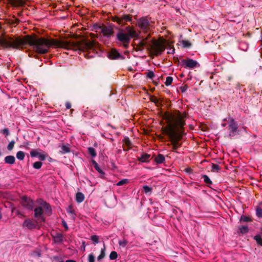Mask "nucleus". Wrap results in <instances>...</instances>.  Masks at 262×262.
Segmentation results:
<instances>
[{"label": "nucleus", "mask_w": 262, "mask_h": 262, "mask_svg": "<svg viewBox=\"0 0 262 262\" xmlns=\"http://www.w3.org/2000/svg\"><path fill=\"white\" fill-rule=\"evenodd\" d=\"M29 45L39 54H45L48 52L50 47L54 46L71 49L74 44L68 41H58L55 40H48L45 38H32L27 36L25 38L17 37H0V45L6 48L18 49Z\"/></svg>", "instance_id": "nucleus-1"}, {"label": "nucleus", "mask_w": 262, "mask_h": 262, "mask_svg": "<svg viewBox=\"0 0 262 262\" xmlns=\"http://www.w3.org/2000/svg\"><path fill=\"white\" fill-rule=\"evenodd\" d=\"M186 117V113H182L179 111L164 115V118L167 124L162 128V132L169 137L173 149H176L181 146L178 140L183 134L182 128L185 124L184 119Z\"/></svg>", "instance_id": "nucleus-2"}, {"label": "nucleus", "mask_w": 262, "mask_h": 262, "mask_svg": "<svg viewBox=\"0 0 262 262\" xmlns=\"http://www.w3.org/2000/svg\"><path fill=\"white\" fill-rule=\"evenodd\" d=\"M138 34L133 27L128 26L120 29L117 33V39L125 48H127L132 38L138 37Z\"/></svg>", "instance_id": "nucleus-3"}, {"label": "nucleus", "mask_w": 262, "mask_h": 262, "mask_svg": "<svg viewBox=\"0 0 262 262\" xmlns=\"http://www.w3.org/2000/svg\"><path fill=\"white\" fill-rule=\"evenodd\" d=\"M223 121H227L229 124V136L231 138L236 135L238 133V124L234 119L231 117L225 118Z\"/></svg>", "instance_id": "nucleus-4"}, {"label": "nucleus", "mask_w": 262, "mask_h": 262, "mask_svg": "<svg viewBox=\"0 0 262 262\" xmlns=\"http://www.w3.org/2000/svg\"><path fill=\"white\" fill-rule=\"evenodd\" d=\"M151 47L156 55L160 54L165 50L164 45L157 40L151 39L150 40Z\"/></svg>", "instance_id": "nucleus-5"}, {"label": "nucleus", "mask_w": 262, "mask_h": 262, "mask_svg": "<svg viewBox=\"0 0 262 262\" xmlns=\"http://www.w3.org/2000/svg\"><path fill=\"white\" fill-rule=\"evenodd\" d=\"M180 64L186 68L193 69L200 66L199 63L196 61L190 58L187 59H182L180 61Z\"/></svg>", "instance_id": "nucleus-6"}, {"label": "nucleus", "mask_w": 262, "mask_h": 262, "mask_svg": "<svg viewBox=\"0 0 262 262\" xmlns=\"http://www.w3.org/2000/svg\"><path fill=\"white\" fill-rule=\"evenodd\" d=\"M30 156L31 157H37L40 161H44L47 158V154L40 149H32L30 151Z\"/></svg>", "instance_id": "nucleus-7"}, {"label": "nucleus", "mask_w": 262, "mask_h": 262, "mask_svg": "<svg viewBox=\"0 0 262 262\" xmlns=\"http://www.w3.org/2000/svg\"><path fill=\"white\" fill-rule=\"evenodd\" d=\"M132 17L127 14H123L120 16H115L113 21L117 22L120 25H124L126 22L131 21Z\"/></svg>", "instance_id": "nucleus-8"}, {"label": "nucleus", "mask_w": 262, "mask_h": 262, "mask_svg": "<svg viewBox=\"0 0 262 262\" xmlns=\"http://www.w3.org/2000/svg\"><path fill=\"white\" fill-rule=\"evenodd\" d=\"M139 27L142 30L147 31L149 29L150 24L146 17H143L138 20Z\"/></svg>", "instance_id": "nucleus-9"}, {"label": "nucleus", "mask_w": 262, "mask_h": 262, "mask_svg": "<svg viewBox=\"0 0 262 262\" xmlns=\"http://www.w3.org/2000/svg\"><path fill=\"white\" fill-rule=\"evenodd\" d=\"M108 57L111 59H123L124 57L114 49H112L108 53Z\"/></svg>", "instance_id": "nucleus-10"}, {"label": "nucleus", "mask_w": 262, "mask_h": 262, "mask_svg": "<svg viewBox=\"0 0 262 262\" xmlns=\"http://www.w3.org/2000/svg\"><path fill=\"white\" fill-rule=\"evenodd\" d=\"M22 204L28 210H32L33 208L34 203L33 201L25 196L22 198Z\"/></svg>", "instance_id": "nucleus-11"}, {"label": "nucleus", "mask_w": 262, "mask_h": 262, "mask_svg": "<svg viewBox=\"0 0 262 262\" xmlns=\"http://www.w3.org/2000/svg\"><path fill=\"white\" fill-rule=\"evenodd\" d=\"M23 226L28 229H33L37 228V223L35 221L27 219L24 222Z\"/></svg>", "instance_id": "nucleus-12"}, {"label": "nucleus", "mask_w": 262, "mask_h": 262, "mask_svg": "<svg viewBox=\"0 0 262 262\" xmlns=\"http://www.w3.org/2000/svg\"><path fill=\"white\" fill-rule=\"evenodd\" d=\"M42 207H37L34 209V217L40 222L45 221Z\"/></svg>", "instance_id": "nucleus-13"}, {"label": "nucleus", "mask_w": 262, "mask_h": 262, "mask_svg": "<svg viewBox=\"0 0 262 262\" xmlns=\"http://www.w3.org/2000/svg\"><path fill=\"white\" fill-rule=\"evenodd\" d=\"M100 29L103 35L107 38L110 37L113 33V29L111 27H103Z\"/></svg>", "instance_id": "nucleus-14"}, {"label": "nucleus", "mask_w": 262, "mask_h": 262, "mask_svg": "<svg viewBox=\"0 0 262 262\" xmlns=\"http://www.w3.org/2000/svg\"><path fill=\"white\" fill-rule=\"evenodd\" d=\"M146 46H151L150 41H147V38L139 40L138 46L139 48H144Z\"/></svg>", "instance_id": "nucleus-15"}, {"label": "nucleus", "mask_w": 262, "mask_h": 262, "mask_svg": "<svg viewBox=\"0 0 262 262\" xmlns=\"http://www.w3.org/2000/svg\"><path fill=\"white\" fill-rule=\"evenodd\" d=\"M64 239V236L61 233H57L55 236H54V239L56 243L61 244L63 242Z\"/></svg>", "instance_id": "nucleus-16"}, {"label": "nucleus", "mask_w": 262, "mask_h": 262, "mask_svg": "<svg viewBox=\"0 0 262 262\" xmlns=\"http://www.w3.org/2000/svg\"><path fill=\"white\" fill-rule=\"evenodd\" d=\"M4 161L7 164H13L15 162V158L13 156H7L5 158Z\"/></svg>", "instance_id": "nucleus-17"}, {"label": "nucleus", "mask_w": 262, "mask_h": 262, "mask_svg": "<svg viewBox=\"0 0 262 262\" xmlns=\"http://www.w3.org/2000/svg\"><path fill=\"white\" fill-rule=\"evenodd\" d=\"M84 194L80 192H78L76 194V200L78 203H80L84 201Z\"/></svg>", "instance_id": "nucleus-18"}, {"label": "nucleus", "mask_w": 262, "mask_h": 262, "mask_svg": "<svg viewBox=\"0 0 262 262\" xmlns=\"http://www.w3.org/2000/svg\"><path fill=\"white\" fill-rule=\"evenodd\" d=\"M165 157L162 154H158L155 158V161L158 164L163 163L165 161Z\"/></svg>", "instance_id": "nucleus-19"}, {"label": "nucleus", "mask_w": 262, "mask_h": 262, "mask_svg": "<svg viewBox=\"0 0 262 262\" xmlns=\"http://www.w3.org/2000/svg\"><path fill=\"white\" fill-rule=\"evenodd\" d=\"M150 155L147 154H143L139 158V160L142 162H147L149 161Z\"/></svg>", "instance_id": "nucleus-20"}, {"label": "nucleus", "mask_w": 262, "mask_h": 262, "mask_svg": "<svg viewBox=\"0 0 262 262\" xmlns=\"http://www.w3.org/2000/svg\"><path fill=\"white\" fill-rule=\"evenodd\" d=\"M202 179H203L204 182L208 185H211L212 182L210 178L206 174H203L202 176Z\"/></svg>", "instance_id": "nucleus-21"}, {"label": "nucleus", "mask_w": 262, "mask_h": 262, "mask_svg": "<svg viewBox=\"0 0 262 262\" xmlns=\"http://www.w3.org/2000/svg\"><path fill=\"white\" fill-rule=\"evenodd\" d=\"M103 248H102L101 249V253L100 254V255L97 257V260L98 261H101V259H102L104 256H105V245L104 244H103Z\"/></svg>", "instance_id": "nucleus-22"}, {"label": "nucleus", "mask_w": 262, "mask_h": 262, "mask_svg": "<svg viewBox=\"0 0 262 262\" xmlns=\"http://www.w3.org/2000/svg\"><path fill=\"white\" fill-rule=\"evenodd\" d=\"M254 240L256 241L257 244L262 247V237L259 234H257L254 236Z\"/></svg>", "instance_id": "nucleus-23"}, {"label": "nucleus", "mask_w": 262, "mask_h": 262, "mask_svg": "<svg viewBox=\"0 0 262 262\" xmlns=\"http://www.w3.org/2000/svg\"><path fill=\"white\" fill-rule=\"evenodd\" d=\"M88 152L90 155L92 156V158H95L97 156V154L96 152L95 149L93 147H89L88 148Z\"/></svg>", "instance_id": "nucleus-24"}, {"label": "nucleus", "mask_w": 262, "mask_h": 262, "mask_svg": "<svg viewBox=\"0 0 262 262\" xmlns=\"http://www.w3.org/2000/svg\"><path fill=\"white\" fill-rule=\"evenodd\" d=\"M25 153L22 151H19L16 153V158L18 160H23L25 158Z\"/></svg>", "instance_id": "nucleus-25"}, {"label": "nucleus", "mask_w": 262, "mask_h": 262, "mask_svg": "<svg viewBox=\"0 0 262 262\" xmlns=\"http://www.w3.org/2000/svg\"><path fill=\"white\" fill-rule=\"evenodd\" d=\"M42 165V163L40 161L35 162L33 164V167L34 169H39Z\"/></svg>", "instance_id": "nucleus-26"}, {"label": "nucleus", "mask_w": 262, "mask_h": 262, "mask_svg": "<svg viewBox=\"0 0 262 262\" xmlns=\"http://www.w3.org/2000/svg\"><path fill=\"white\" fill-rule=\"evenodd\" d=\"M221 170V168L219 165L215 164H212L211 167V170L213 172H218Z\"/></svg>", "instance_id": "nucleus-27"}, {"label": "nucleus", "mask_w": 262, "mask_h": 262, "mask_svg": "<svg viewBox=\"0 0 262 262\" xmlns=\"http://www.w3.org/2000/svg\"><path fill=\"white\" fill-rule=\"evenodd\" d=\"M61 149H62L61 152L62 154L68 153L70 151L69 147L68 146L65 145H62L61 146Z\"/></svg>", "instance_id": "nucleus-28"}, {"label": "nucleus", "mask_w": 262, "mask_h": 262, "mask_svg": "<svg viewBox=\"0 0 262 262\" xmlns=\"http://www.w3.org/2000/svg\"><path fill=\"white\" fill-rule=\"evenodd\" d=\"M239 230L242 233L245 234L248 232L249 228H248V226H242V227H240L239 228Z\"/></svg>", "instance_id": "nucleus-29"}, {"label": "nucleus", "mask_w": 262, "mask_h": 262, "mask_svg": "<svg viewBox=\"0 0 262 262\" xmlns=\"http://www.w3.org/2000/svg\"><path fill=\"white\" fill-rule=\"evenodd\" d=\"M143 189L144 192L146 194L147 193H151V192L152 188H151V187H150L148 186H147V185L144 186L143 187Z\"/></svg>", "instance_id": "nucleus-30"}, {"label": "nucleus", "mask_w": 262, "mask_h": 262, "mask_svg": "<svg viewBox=\"0 0 262 262\" xmlns=\"http://www.w3.org/2000/svg\"><path fill=\"white\" fill-rule=\"evenodd\" d=\"M118 257L117 253L116 251H112L111 252L109 257L111 260L116 259Z\"/></svg>", "instance_id": "nucleus-31"}, {"label": "nucleus", "mask_w": 262, "mask_h": 262, "mask_svg": "<svg viewBox=\"0 0 262 262\" xmlns=\"http://www.w3.org/2000/svg\"><path fill=\"white\" fill-rule=\"evenodd\" d=\"M128 243V242L126 239H123V240H119L118 242L119 245L122 247H125Z\"/></svg>", "instance_id": "nucleus-32"}, {"label": "nucleus", "mask_w": 262, "mask_h": 262, "mask_svg": "<svg viewBox=\"0 0 262 262\" xmlns=\"http://www.w3.org/2000/svg\"><path fill=\"white\" fill-rule=\"evenodd\" d=\"M128 180L127 179H123L121 180H120V181H119L117 184V186H122V185H123L125 184H127L128 182Z\"/></svg>", "instance_id": "nucleus-33"}, {"label": "nucleus", "mask_w": 262, "mask_h": 262, "mask_svg": "<svg viewBox=\"0 0 262 262\" xmlns=\"http://www.w3.org/2000/svg\"><path fill=\"white\" fill-rule=\"evenodd\" d=\"M44 206L42 207L47 212H50L51 211V206L49 204L47 203H43Z\"/></svg>", "instance_id": "nucleus-34"}, {"label": "nucleus", "mask_w": 262, "mask_h": 262, "mask_svg": "<svg viewBox=\"0 0 262 262\" xmlns=\"http://www.w3.org/2000/svg\"><path fill=\"white\" fill-rule=\"evenodd\" d=\"M172 80H173V78L172 77H170V76L167 77L166 79V81L165 82V85L166 86L170 85L171 84Z\"/></svg>", "instance_id": "nucleus-35"}, {"label": "nucleus", "mask_w": 262, "mask_h": 262, "mask_svg": "<svg viewBox=\"0 0 262 262\" xmlns=\"http://www.w3.org/2000/svg\"><path fill=\"white\" fill-rule=\"evenodd\" d=\"M256 214L258 217H262V208L257 207L256 209Z\"/></svg>", "instance_id": "nucleus-36"}, {"label": "nucleus", "mask_w": 262, "mask_h": 262, "mask_svg": "<svg viewBox=\"0 0 262 262\" xmlns=\"http://www.w3.org/2000/svg\"><path fill=\"white\" fill-rule=\"evenodd\" d=\"M91 239L94 242L95 244L99 243V237L97 235H94L91 236Z\"/></svg>", "instance_id": "nucleus-37"}, {"label": "nucleus", "mask_w": 262, "mask_h": 262, "mask_svg": "<svg viewBox=\"0 0 262 262\" xmlns=\"http://www.w3.org/2000/svg\"><path fill=\"white\" fill-rule=\"evenodd\" d=\"M181 43L184 48H189L191 46V43L188 40H182Z\"/></svg>", "instance_id": "nucleus-38"}, {"label": "nucleus", "mask_w": 262, "mask_h": 262, "mask_svg": "<svg viewBox=\"0 0 262 262\" xmlns=\"http://www.w3.org/2000/svg\"><path fill=\"white\" fill-rule=\"evenodd\" d=\"M15 144L14 141H11L7 146V149L8 150H12L14 147V145Z\"/></svg>", "instance_id": "nucleus-39"}, {"label": "nucleus", "mask_w": 262, "mask_h": 262, "mask_svg": "<svg viewBox=\"0 0 262 262\" xmlns=\"http://www.w3.org/2000/svg\"><path fill=\"white\" fill-rule=\"evenodd\" d=\"M95 257L93 253L90 254L88 256L89 262H95Z\"/></svg>", "instance_id": "nucleus-40"}, {"label": "nucleus", "mask_w": 262, "mask_h": 262, "mask_svg": "<svg viewBox=\"0 0 262 262\" xmlns=\"http://www.w3.org/2000/svg\"><path fill=\"white\" fill-rule=\"evenodd\" d=\"M240 220L244 222H248L250 221V219L248 216L242 215L241 216Z\"/></svg>", "instance_id": "nucleus-41"}, {"label": "nucleus", "mask_w": 262, "mask_h": 262, "mask_svg": "<svg viewBox=\"0 0 262 262\" xmlns=\"http://www.w3.org/2000/svg\"><path fill=\"white\" fill-rule=\"evenodd\" d=\"M1 133L3 134L5 136H8L10 135V132L7 128H5L1 130Z\"/></svg>", "instance_id": "nucleus-42"}, {"label": "nucleus", "mask_w": 262, "mask_h": 262, "mask_svg": "<svg viewBox=\"0 0 262 262\" xmlns=\"http://www.w3.org/2000/svg\"><path fill=\"white\" fill-rule=\"evenodd\" d=\"M147 76L148 78L151 79L155 76V75L152 71H149V72H148Z\"/></svg>", "instance_id": "nucleus-43"}, {"label": "nucleus", "mask_w": 262, "mask_h": 262, "mask_svg": "<svg viewBox=\"0 0 262 262\" xmlns=\"http://www.w3.org/2000/svg\"><path fill=\"white\" fill-rule=\"evenodd\" d=\"M67 212L71 214L72 215L73 217H74V215H75L74 211L73 210H72L71 207H69V209L67 210Z\"/></svg>", "instance_id": "nucleus-44"}, {"label": "nucleus", "mask_w": 262, "mask_h": 262, "mask_svg": "<svg viewBox=\"0 0 262 262\" xmlns=\"http://www.w3.org/2000/svg\"><path fill=\"white\" fill-rule=\"evenodd\" d=\"M168 51H167L168 54H173L174 53V48H169L168 49Z\"/></svg>", "instance_id": "nucleus-45"}, {"label": "nucleus", "mask_w": 262, "mask_h": 262, "mask_svg": "<svg viewBox=\"0 0 262 262\" xmlns=\"http://www.w3.org/2000/svg\"><path fill=\"white\" fill-rule=\"evenodd\" d=\"M95 169L100 173H104L102 169L99 167V166H97V167L95 168Z\"/></svg>", "instance_id": "nucleus-46"}, {"label": "nucleus", "mask_w": 262, "mask_h": 262, "mask_svg": "<svg viewBox=\"0 0 262 262\" xmlns=\"http://www.w3.org/2000/svg\"><path fill=\"white\" fill-rule=\"evenodd\" d=\"M22 146H23L24 148H25L26 149H29V142H25L24 143V145H22Z\"/></svg>", "instance_id": "nucleus-47"}, {"label": "nucleus", "mask_w": 262, "mask_h": 262, "mask_svg": "<svg viewBox=\"0 0 262 262\" xmlns=\"http://www.w3.org/2000/svg\"><path fill=\"white\" fill-rule=\"evenodd\" d=\"M38 204L41 205L42 207L44 206L43 203H47L46 202L44 201L43 200L40 199L38 201Z\"/></svg>", "instance_id": "nucleus-48"}, {"label": "nucleus", "mask_w": 262, "mask_h": 262, "mask_svg": "<svg viewBox=\"0 0 262 262\" xmlns=\"http://www.w3.org/2000/svg\"><path fill=\"white\" fill-rule=\"evenodd\" d=\"M62 225L65 228L66 230L68 229V226L67 224L65 221L63 220L62 221Z\"/></svg>", "instance_id": "nucleus-49"}, {"label": "nucleus", "mask_w": 262, "mask_h": 262, "mask_svg": "<svg viewBox=\"0 0 262 262\" xmlns=\"http://www.w3.org/2000/svg\"><path fill=\"white\" fill-rule=\"evenodd\" d=\"M92 163L93 164L94 168L97 167V166L99 165L98 163L94 160H92Z\"/></svg>", "instance_id": "nucleus-50"}, {"label": "nucleus", "mask_w": 262, "mask_h": 262, "mask_svg": "<svg viewBox=\"0 0 262 262\" xmlns=\"http://www.w3.org/2000/svg\"><path fill=\"white\" fill-rule=\"evenodd\" d=\"M92 163L93 164L94 168L97 167V166L99 165L98 163L94 160H92Z\"/></svg>", "instance_id": "nucleus-51"}, {"label": "nucleus", "mask_w": 262, "mask_h": 262, "mask_svg": "<svg viewBox=\"0 0 262 262\" xmlns=\"http://www.w3.org/2000/svg\"><path fill=\"white\" fill-rule=\"evenodd\" d=\"M66 106L67 109H70L71 107V104L70 102H67L66 103Z\"/></svg>", "instance_id": "nucleus-52"}, {"label": "nucleus", "mask_w": 262, "mask_h": 262, "mask_svg": "<svg viewBox=\"0 0 262 262\" xmlns=\"http://www.w3.org/2000/svg\"><path fill=\"white\" fill-rule=\"evenodd\" d=\"M187 86H183V87L181 88L182 92H184L186 91V90L187 89Z\"/></svg>", "instance_id": "nucleus-53"}, {"label": "nucleus", "mask_w": 262, "mask_h": 262, "mask_svg": "<svg viewBox=\"0 0 262 262\" xmlns=\"http://www.w3.org/2000/svg\"><path fill=\"white\" fill-rule=\"evenodd\" d=\"M66 262H76L75 260L73 259H68L66 261Z\"/></svg>", "instance_id": "nucleus-54"}, {"label": "nucleus", "mask_w": 262, "mask_h": 262, "mask_svg": "<svg viewBox=\"0 0 262 262\" xmlns=\"http://www.w3.org/2000/svg\"><path fill=\"white\" fill-rule=\"evenodd\" d=\"M226 123H222V126L223 127H225V126H226Z\"/></svg>", "instance_id": "nucleus-55"}, {"label": "nucleus", "mask_w": 262, "mask_h": 262, "mask_svg": "<svg viewBox=\"0 0 262 262\" xmlns=\"http://www.w3.org/2000/svg\"><path fill=\"white\" fill-rule=\"evenodd\" d=\"M36 255L38 256H40V254L39 253H37L36 254Z\"/></svg>", "instance_id": "nucleus-56"}, {"label": "nucleus", "mask_w": 262, "mask_h": 262, "mask_svg": "<svg viewBox=\"0 0 262 262\" xmlns=\"http://www.w3.org/2000/svg\"><path fill=\"white\" fill-rule=\"evenodd\" d=\"M261 46H262V35L261 36Z\"/></svg>", "instance_id": "nucleus-57"}, {"label": "nucleus", "mask_w": 262, "mask_h": 262, "mask_svg": "<svg viewBox=\"0 0 262 262\" xmlns=\"http://www.w3.org/2000/svg\"><path fill=\"white\" fill-rule=\"evenodd\" d=\"M60 262H63V261H60Z\"/></svg>", "instance_id": "nucleus-58"}]
</instances>
